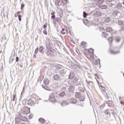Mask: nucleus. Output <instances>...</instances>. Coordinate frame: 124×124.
Listing matches in <instances>:
<instances>
[{
	"instance_id": "60",
	"label": "nucleus",
	"mask_w": 124,
	"mask_h": 124,
	"mask_svg": "<svg viewBox=\"0 0 124 124\" xmlns=\"http://www.w3.org/2000/svg\"><path fill=\"white\" fill-rule=\"evenodd\" d=\"M23 118H24V117H22L20 118V119L19 120V121H24V119H23Z\"/></svg>"
},
{
	"instance_id": "44",
	"label": "nucleus",
	"mask_w": 124,
	"mask_h": 124,
	"mask_svg": "<svg viewBox=\"0 0 124 124\" xmlns=\"http://www.w3.org/2000/svg\"><path fill=\"white\" fill-rule=\"evenodd\" d=\"M110 2L111 3L112 6H114V5L117 3V2L115 1H111Z\"/></svg>"
},
{
	"instance_id": "25",
	"label": "nucleus",
	"mask_w": 124,
	"mask_h": 124,
	"mask_svg": "<svg viewBox=\"0 0 124 124\" xmlns=\"http://www.w3.org/2000/svg\"><path fill=\"white\" fill-rule=\"evenodd\" d=\"M112 31H113V29L111 27H107L106 28V31H107V32H111Z\"/></svg>"
},
{
	"instance_id": "42",
	"label": "nucleus",
	"mask_w": 124,
	"mask_h": 124,
	"mask_svg": "<svg viewBox=\"0 0 124 124\" xmlns=\"http://www.w3.org/2000/svg\"><path fill=\"white\" fill-rule=\"evenodd\" d=\"M18 20L19 22H21L22 21V15H20L18 16Z\"/></svg>"
},
{
	"instance_id": "22",
	"label": "nucleus",
	"mask_w": 124,
	"mask_h": 124,
	"mask_svg": "<svg viewBox=\"0 0 124 124\" xmlns=\"http://www.w3.org/2000/svg\"><path fill=\"white\" fill-rule=\"evenodd\" d=\"M1 42H6V36L4 35L1 39Z\"/></svg>"
},
{
	"instance_id": "17",
	"label": "nucleus",
	"mask_w": 124,
	"mask_h": 124,
	"mask_svg": "<svg viewBox=\"0 0 124 124\" xmlns=\"http://www.w3.org/2000/svg\"><path fill=\"white\" fill-rule=\"evenodd\" d=\"M35 99L33 98L29 99V100H28V102L32 103L33 104H34V103H35Z\"/></svg>"
},
{
	"instance_id": "40",
	"label": "nucleus",
	"mask_w": 124,
	"mask_h": 124,
	"mask_svg": "<svg viewBox=\"0 0 124 124\" xmlns=\"http://www.w3.org/2000/svg\"><path fill=\"white\" fill-rule=\"evenodd\" d=\"M104 2V0H99V2H98V4H102Z\"/></svg>"
},
{
	"instance_id": "64",
	"label": "nucleus",
	"mask_w": 124,
	"mask_h": 124,
	"mask_svg": "<svg viewBox=\"0 0 124 124\" xmlns=\"http://www.w3.org/2000/svg\"><path fill=\"white\" fill-rule=\"evenodd\" d=\"M60 18H62V14H61L60 15H59Z\"/></svg>"
},
{
	"instance_id": "63",
	"label": "nucleus",
	"mask_w": 124,
	"mask_h": 124,
	"mask_svg": "<svg viewBox=\"0 0 124 124\" xmlns=\"http://www.w3.org/2000/svg\"><path fill=\"white\" fill-rule=\"evenodd\" d=\"M93 1H95L96 2H97V3H98L99 0H93Z\"/></svg>"
},
{
	"instance_id": "52",
	"label": "nucleus",
	"mask_w": 124,
	"mask_h": 124,
	"mask_svg": "<svg viewBox=\"0 0 124 124\" xmlns=\"http://www.w3.org/2000/svg\"><path fill=\"white\" fill-rule=\"evenodd\" d=\"M33 117V114H30L29 116V119H32Z\"/></svg>"
},
{
	"instance_id": "35",
	"label": "nucleus",
	"mask_w": 124,
	"mask_h": 124,
	"mask_svg": "<svg viewBox=\"0 0 124 124\" xmlns=\"http://www.w3.org/2000/svg\"><path fill=\"white\" fill-rule=\"evenodd\" d=\"M107 104H108V106H111L113 105V102L112 101H108L107 102Z\"/></svg>"
},
{
	"instance_id": "59",
	"label": "nucleus",
	"mask_w": 124,
	"mask_h": 124,
	"mask_svg": "<svg viewBox=\"0 0 124 124\" xmlns=\"http://www.w3.org/2000/svg\"><path fill=\"white\" fill-rule=\"evenodd\" d=\"M102 89L103 92H105V87H102Z\"/></svg>"
},
{
	"instance_id": "3",
	"label": "nucleus",
	"mask_w": 124,
	"mask_h": 124,
	"mask_svg": "<svg viewBox=\"0 0 124 124\" xmlns=\"http://www.w3.org/2000/svg\"><path fill=\"white\" fill-rule=\"evenodd\" d=\"M44 84L45 85H48L49 84V79H45L44 80ZM42 87L43 89H44V90H46V91H50V90L48 89V87H47V86H44V85H43Z\"/></svg>"
},
{
	"instance_id": "55",
	"label": "nucleus",
	"mask_w": 124,
	"mask_h": 124,
	"mask_svg": "<svg viewBox=\"0 0 124 124\" xmlns=\"http://www.w3.org/2000/svg\"><path fill=\"white\" fill-rule=\"evenodd\" d=\"M16 62H19V57H16Z\"/></svg>"
},
{
	"instance_id": "23",
	"label": "nucleus",
	"mask_w": 124,
	"mask_h": 124,
	"mask_svg": "<svg viewBox=\"0 0 124 124\" xmlns=\"http://www.w3.org/2000/svg\"><path fill=\"white\" fill-rule=\"evenodd\" d=\"M81 94L79 92H76L75 94V96L76 98H79L80 96H81Z\"/></svg>"
},
{
	"instance_id": "41",
	"label": "nucleus",
	"mask_w": 124,
	"mask_h": 124,
	"mask_svg": "<svg viewBox=\"0 0 124 124\" xmlns=\"http://www.w3.org/2000/svg\"><path fill=\"white\" fill-rule=\"evenodd\" d=\"M118 25H123V24H124V21H122V20L119 21L118 22Z\"/></svg>"
},
{
	"instance_id": "8",
	"label": "nucleus",
	"mask_w": 124,
	"mask_h": 124,
	"mask_svg": "<svg viewBox=\"0 0 124 124\" xmlns=\"http://www.w3.org/2000/svg\"><path fill=\"white\" fill-rule=\"evenodd\" d=\"M57 22H58V23H62V19L60 17H56L55 19L53 20V24L56 25V24H57Z\"/></svg>"
},
{
	"instance_id": "58",
	"label": "nucleus",
	"mask_w": 124,
	"mask_h": 124,
	"mask_svg": "<svg viewBox=\"0 0 124 124\" xmlns=\"http://www.w3.org/2000/svg\"><path fill=\"white\" fill-rule=\"evenodd\" d=\"M94 64L95 65H97V64H98V62H97V60H95V61L94 62Z\"/></svg>"
},
{
	"instance_id": "31",
	"label": "nucleus",
	"mask_w": 124,
	"mask_h": 124,
	"mask_svg": "<svg viewBox=\"0 0 124 124\" xmlns=\"http://www.w3.org/2000/svg\"><path fill=\"white\" fill-rule=\"evenodd\" d=\"M110 112H111V114H112L113 116H114V117L116 118V116H116V113H115V112L114 111V109H111Z\"/></svg>"
},
{
	"instance_id": "19",
	"label": "nucleus",
	"mask_w": 124,
	"mask_h": 124,
	"mask_svg": "<svg viewBox=\"0 0 124 124\" xmlns=\"http://www.w3.org/2000/svg\"><path fill=\"white\" fill-rule=\"evenodd\" d=\"M81 46L82 48H86L87 47V43L86 42H82L81 43Z\"/></svg>"
},
{
	"instance_id": "51",
	"label": "nucleus",
	"mask_w": 124,
	"mask_h": 124,
	"mask_svg": "<svg viewBox=\"0 0 124 124\" xmlns=\"http://www.w3.org/2000/svg\"><path fill=\"white\" fill-rule=\"evenodd\" d=\"M24 7H25V4H22L20 9H21V10H23V9L24 8Z\"/></svg>"
},
{
	"instance_id": "49",
	"label": "nucleus",
	"mask_w": 124,
	"mask_h": 124,
	"mask_svg": "<svg viewBox=\"0 0 124 124\" xmlns=\"http://www.w3.org/2000/svg\"><path fill=\"white\" fill-rule=\"evenodd\" d=\"M38 50H39V48L38 47H37L35 50V55H36L37 54V53H38Z\"/></svg>"
},
{
	"instance_id": "20",
	"label": "nucleus",
	"mask_w": 124,
	"mask_h": 124,
	"mask_svg": "<svg viewBox=\"0 0 124 124\" xmlns=\"http://www.w3.org/2000/svg\"><path fill=\"white\" fill-rule=\"evenodd\" d=\"M78 99L79 101H85V96L83 95H80Z\"/></svg>"
},
{
	"instance_id": "7",
	"label": "nucleus",
	"mask_w": 124,
	"mask_h": 124,
	"mask_svg": "<svg viewBox=\"0 0 124 124\" xmlns=\"http://www.w3.org/2000/svg\"><path fill=\"white\" fill-rule=\"evenodd\" d=\"M70 86L68 89V91L70 93H73V91H74V90H75V86L76 85H75L74 84H70Z\"/></svg>"
},
{
	"instance_id": "13",
	"label": "nucleus",
	"mask_w": 124,
	"mask_h": 124,
	"mask_svg": "<svg viewBox=\"0 0 124 124\" xmlns=\"http://www.w3.org/2000/svg\"><path fill=\"white\" fill-rule=\"evenodd\" d=\"M101 36L104 38H107L109 36V34L106 33V32H103L101 34Z\"/></svg>"
},
{
	"instance_id": "38",
	"label": "nucleus",
	"mask_w": 124,
	"mask_h": 124,
	"mask_svg": "<svg viewBox=\"0 0 124 124\" xmlns=\"http://www.w3.org/2000/svg\"><path fill=\"white\" fill-rule=\"evenodd\" d=\"M11 75H13V76H15V75H16V72L15 70H14L11 72Z\"/></svg>"
},
{
	"instance_id": "45",
	"label": "nucleus",
	"mask_w": 124,
	"mask_h": 124,
	"mask_svg": "<svg viewBox=\"0 0 124 124\" xmlns=\"http://www.w3.org/2000/svg\"><path fill=\"white\" fill-rule=\"evenodd\" d=\"M15 124H19V118H16Z\"/></svg>"
},
{
	"instance_id": "61",
	"label": "nucleus",
	"mask_w": 124,
	"mask_h": 124,
	"mask_svg": "<svg viewBox=\"0 0 124 124\" xmlns=\"http://www.w3.org/2000/svg\"><path fill=\"white\" fill-rule=\"evenodd\" d=\"M51 15H52V16L55 15V12L52 11V12L51 13Z\"/></svg>"
},
{
	"instance_id": "39",
	"label": "nucleus",
	"mask_w": 124,
	"mask_h": 124,
	"mask_svg": "<svg viewBox=\"0 0 124 124\" xmlns=\"http://www.w3.org/2000/svg\"><path fill=\"white\" fill-rule=\"evenodd\" d=\"M101 110L103 109L104 108V107H105V104H103V105H101L99 106Z\"/></svg>"
},
{
	"instance_id": "57",
	"label": "nucleus",
	"mask_w": 124,
	"mask_h": 124,
	"mask_svg": "<svg viewBox=\"0 0 124 124\" xmlns=\"http://www.w3.org/2000/svg\"><path fill=\"white\" fill-rule=\"evenodd\" d=\"M61 33H62V34H63V35H64V34H65V31H61Z\"/></svg>"
},
{
	"instance_id": "15",
	"label": "nucleus",
	"mask_w": 124,
	"mask_h": 124,
	"mask_svg": "<svg viewBox=\"0 0 124 124\" xmlns=\"http://www.w3.org/2000/svg\"><path fill=\"white\" fill-rule=\"evenodd\" d=\"M99 8H101V9H107L108 6L106 5H100L99 6Z\"/></svg>"
},
{
	"instance_id": "9",
	"label": "nucleus",
	"mask_w": 124,
	"mask_h": 124,
	"mask_svg": "<svg viewBox=\"0 0 124 124\" xmlns=\"http://www.w3.org/2000/svg\"><path fill=\"white\" fill-rule=\"evenodd\" d=\"M112 15L114 16V17H116V16H120L121 13L119 12L117 10H115L113 12Z\"/></svg>"
},
{
	"instance_id": "62",
	"label": "nucleus",
	"mask_w": 124,
	"mask_h": 124,
	"mask_svg": "<svg viewBox=\"0 0 124 124\" xmlns=\"http://www.w3.org/2000/svg\"><path fill=\"white\" fill-rule=\"evenodd\" d=\"M64 1L65 2L66 4H67V3H68V0H64Z\"/></svg>"
},
{
	"instance_id": "1",
	"label": "nucleus",
	"mask_w": 124,
	"mask_h": 124,
	"mask_svg": "<svg viewBox=\"0 0 124 124\" xmlns=\"http://www.w3.org/2000/svg\"><path fill=\"white\" fill-rule=\"evenodd\" d=\"M46 54L50 58H54L57 57V52L56 50L53 49V44L51 42L50 39H46Z\"/></svg>"
},
{
	"instance_id": "33",
	"label": "nucleus",
	"mask_w": 124,
	"mask_h": 124,
	"mask_svg": "<svg viewBox=\"0 0 124 124\" xmlns=\"http://www.w3.org/2000/svg\"><path fill=\"white\" fill-rule=\"evenodd\" d=\"M87 51L90 54H93V49L92 48H89Z\"/></svg>"
},
{
	"instance_id": "26",
	"label": "nucleus",
	"mask_w": 124,
	"mask_h": 124,
	"mask_svg": "<svg viewBox=\"0 0 124 124\" xmlns=\"http://www.w3.org/2000/svg\"><path fill=\"white\" fill-rule=\"evenodd\" d=\"M110 22V18L109 17H106L104 20V23L105 24H106L107 23H109Z\"/></svg>"
},
{
	"instance_id": "53",
	"label": "nucleus",
	"mask_w": 124,
	"mask_h": 124,
	"mask_svg": "<svg viewBox=\"0 0 124 124\" xmlns=\"http://www.w3.org/2000/svg\"><path fill=\"white\" fill-rule=\"evenodd\" d=\"M86 83L89 85V84H91V83H93V81H88V80H86Z\"/></svg>"
},
{
	"instance_id": "4",
	"label": "nucleus",
	"mask_w": 124,
	"mask_h": 124,
	"mask_svg": "<svg viewBox=\"0 0 124 124\" xmlns=\"http://www.w3.org/2000/svg\"><path fill=\"white\" fill-rule=\"evenodd\" d=\"M48 99L50 102H56V101H57V100H56L55 97L54 96V93L50 94Z\"/></svg>"
},
{
	"instance_id": "46",
	"label": "nucleus",
	"mask_w": 124,
	"mask_h": 124,
	"mask_svg": "<svg viewBox=\"0 0 124 124\" xmlns=\"http://www.w3.org/2000/svg\"><path fill=\"white\" fill-rule=\"evenodd\" d=\"M15 98H16V95H15V94H13V101H16V99H15Z\"/></svg>"
},
{
	"instance_id": "34",
	"label": "nucleus",
	"mask_w": 124,
	"mask_h": 124,
	"mask_svg": "<svg viewBox=\"0 0 124 124\" xmlns=\"http://www.w3.org/2000/svg\"><path fill=\"white\" fill-rule=\"evenodd\" d=\"M57 69L60 70L62 68V65H58V66H56Z\"/></svg>"
},
{
	"instance_id": "48",
	"label": "nucleus",
	"mask_w": 124,
	"mask_h": 124,
	"mask_svg": "<svg viewBox=\"0 0 124 124\" xmlns=\"http://www.w3.org/2000/svg\"><path fill=\"white\" fill-rule=\"evenodd\" d=\"M56 18H57V17H56V16H55V15H53V16H51V19L52 20H55Z\"/></svg>"
},
{
	"instance_id": "27",
	"label": "nucleus",
	"mask_w": 124,
	"mask_h": 124,
	"mask_svg": "<svg viewBox=\"0 0 124 124\" xmlns=\"http://www.w3.org/2000/svg\"><path fill=\"white\" fill-rule=\"evenodd\" d=\"M39 122H40V123H41V124H44V123H45V120L44 118H40L39 119Z\"/></svg>"
},
{
	"instance_id": "36",
	"label": "nucleus",
	"mask_w": 124,
	"mask_h": 124,
	"mask_svg": "<svg viewBox=\"0 0 124 124\" xmlns=\"http://www.w3.org/2000/svg\"><path fill=\"white\" fill-rule=\"evenodd\" d=\"M108 41L109 43H111L113 41V37H109L108 39Z\"/></svg>"
},
{
	"instance_id": "11",
	"label": "nucleus",
	"mask_w": 124,
	"mask_h": 124,
	"mask_svg": "<svg viewBox=\"0 0 124 124\" xmlns=\"http://www.w3.org/2000/svg\"><path fill=\"white\" fill-rule=\"evenodd\" d=\"M59 73L61 76H64V75L65 74V73H66V69H64L62 70L61 71H60Z\"/></svg>"
},
{
	"instance_id": "5",
	"label": "nucleus",
	"mask_w": 124,
	"mask_h": 124,
	"mask_svg": "<svg viewBox=\"0 0 124 124\" xmlns=\"http://www.w3.org/2000/svg\"><path fill=\"white\" fill-rule=\"evenodd\" d=\"M67 101L68 102H70V103H71L72 104H76L77 102H78L77 99H76L74 98H70L69 99H68Z\"/></svg>"
},
{
	"instance_id": "12",
	"label": "nucleus",
	"mask_w": 124,
	"mask_h": 124,
	"mask_svg": "<svg viewBox=\"0 0 124 124\" xmlns=\"http://www.w3.org/2000/svg\"><path fill=\"white\" fill-rule=\"evenodd\" d=\"M24 112L25 114H29V113H31V108L28 107H26Z\"/></svg>"
},
{
	"instance_id": "18",
	"label": "nucleus",
	"mask_w": 124,
	"mask_h": 124,
	"mask_svg": "<svg viewBox=\"0 0 124 124\" xmlns=\"http://www.w3.org/2000/svg\"><path fill=\"white\" fill-rule=\"evenodd\" d=\"M76 76H74V73L73 72H71L70 73L69 76V79H72V78H74Z\"/></svg>"
},
{
	"instance_id": "37",
	"label": "nucleus",
	"mask_w": 124,
	"mask_h": 124,
	"mask_svg": "<svg viewBox=\"0 0 124 124\" xmlns=\"http://www.w3.org/2000/svg\"><path fill=\"white\" fill-rule=\"evenodd\" d=\"M108 4L109 7H110L111 9H113V5H112V3H111V2H108Z\"/></svg>"
},
{
	"instance_id": "43",
	"label": "nucleus",
	"mask_w": 124,
	"mask_h": 124,
	"mask_svg": "<svg viewBox=\"0 0 124 124\" xmlns=\"http://www.w3.org/2000/svg\"><path fill=\"white\" fill-rule=\"evenodd\" d=\"M83 17L86 18L87 17V13H86V12H83Z\"/></svg>"
},
{
	"instance_id": "21",
	"label": "nucleus",
	"mask_w": 124,
	"mask_h": 124,
	"mask_svg": "<svg viewBox=\"0 0 124 124\" xmlns=\"http://www.w3.org/2000/svg\"><path fill=\"white\" fill-rule=\"evenodd\" d=\"M123 5L121 4V3H118L116 4V6L115 7L117 8V9H121Z\"/></svg>"
},
{
	"instance_id": "16",
	"label": "nucleus",
	"mask_w": 124,
	"mask_h": 124,
	"mask_svg": "<svg viewBox=\"0 0 124 124\" xmlns=\"http://www.w3.org/2000/svg\"><path fill=\"white\" fill-rule=\"evenodd\" d=\"M95 16H97V17H100L101 15H102V13H101L100 11H97L95 13Z\"/></svg>"
},
{
	"instance_id": "10",
	"label": "nucleus",
	"mask_w": 124,
	"mask_h": 124,
	"mask_svg": "<svg viewBox=\"0 0 124 124\" xmlns=\"http://www.w3.org/2000/svg\"><path fill=\"white\" fill-rule=\"evenodd\" d=\"M65 95H66V93H65V92L64 91H62L59 94V96L60 97H61V98L64 97Z\"/></svg>"
},
{
	"instance_id": "54",
	"label": "nucleus",
	"mask_w": 124,
	"mask_h": 124,
	"mask_svg": "<svg viewBox=\"0 0 124 124\" xmlns=\"http://www.w3.org/2000/svg\"><path fill=\"white\" fill-rule=\"evenodd\" d=\"M116 41L117 42H119V41H121V38L119 37L116 39Z\"/></svg>"
},
{
	"instance_id": "50",
	"label": "nucleus",
	"mask_w": 124,
	"mask_h": 124,
	"mask_svg": "<svg viewBox=\"0 0 124 124\" xmlns=\"http://www.w3.org/2000/svg\"><path fill=\"white\" fill-rule=\"evenodd\" d=\"M44 34H45V35H47V31L46 29H45L43 31Z\"/></svg>"
},
{
	"instance_id": "24",
	"label": "nucleus",
	"mask_w": 124,
	"mask_h": 124,
	"mask_svg": "<svg viewBox=\"0 0 124 124\" xmlns=\"http://www.w3.org/2000/svg\"><path fill=\"white\" fill-rule=\"evenodd\" d=\"M44 50V47L43 46H40L39 48V52L41 53V54H44V51H43Z\"/></svg>"
},
{
	"instance_id": "32",
	"label": "nucleus",
	"mask_w": 124,
	"mask_h": 124,
	"mask_svg": "<svg viewBox=\"0 0 124 124\" xmlns=\"http://www.w3.org/2000/svg\"><path fill=\"white\" fill-rule=\"evenodd\" d=\"M104 113L105 115H109V116H111V114L109 113V109H107L105 110Z\"/></svg>"
},
{
	"instance_id": "14",
	"label": "nucleus",
	"mask_w": 124,
	"mask_h": 124,
	"mask_svg": "<svg viewBox=\"0 0 124 124\" xmlns=\"http://www.w3.org/2000/svg\"><path fill=\"white\" fill-rule=\"evenodd\" d=\"M62 106H66V105H68L69 103H68V101H63L61 103Z\"/></svg>"
},
{
	"instance_id": "6",
	"label": "nucleus",
	"mask_w": 124,
	"mask_h": 124,
	"mask_svg": "<svg viewBox=\"0 0 124 124\" xmlns=\"http://www.w3.org/2000/svg\"><path fill=\"white\" fill-rule=\"evenodd\" d=\"M53 79L56 81H62V78L61 76H59L58 75H55L53 76Z\"/></svg>"
},
{
	"instance_id": "30",
	"label": "nucleus",
	"mask_w": 124,
	"mask_h": 124,
	"mask_svg": "<svg viewBox=\"0 0 124 124\" xmlns=\"http://www.w3.org/2000/svg\"><path fill=\"white\" fill-rule=\"evenodd\" d=\"M13 61H14V58H13V57L11 56L10 57V60H9V63H12L13 62Z\"/></svg>"
},
{
	"instance_id": "2",
	"label": "nucleus",
	"mask_w": 124,
	"mask_h": 124,
	"mask_svg": "<svg viewBox=\"0 0 124 124\" xmlns=\"http://www.w3.org/2000/svg\"><path fill=\"white\" fill-rule=\"evenodd\" d=\"M79 78H78V77H74V78L70 79L69 80L68 84L69 85H75L76 86H78V84H76L77 82V81H78V79Z\"/></svg>"
},
{
	"instance_id": "56",
	"label": "nucleus",
	"mask_w": 124,
	"mask_h": 124,
	"mask_svg": "<svg viewBox=\"0 0 124 124\" xmlns=\"http://www.w3.org/2000/svg\"><path fill=\"white\" fill-rule=\"evenodd\" d=\"M47 28V24H45L43 25V28L44 29H46Z\"/></svg>"
},
{
	"instance_id": "47",
	"label": "nucleus",
	"mask_w": 124,
	"mask_h": 124,
	"mask_svg": "<svg viewBox=\"0 0 124 124\" xmlns=\"http://www.w3.org/2000/svg\"><path fill=\"white\" fill-rule=\"evenodd\" d=\"M80 93H85L86 92V89L84 88H83L82 90H79Z\"/></svg>"
},
{
	"instance_id": "29",
	"label": "nucleus",
	"mask_w": 124,
	"mask_h": 124,
	"mask_svg": "<svg viewBox=\"0 0 124 124\" xmlns=\"http://www.w3.org/2000/svg\"><path fill=\"white\" fill-rule=\"evenodd\" d=\"M75 65L74 64V63L72 62H70L69 64V67H70V68H74Z\"/></svg>"
},
{
	"instance_id": "28",
	"label": "nucleus",
	"mask_w": 124,
	"mask_h": 124,
	"mask_svg": "<svg viewBox=\"0 0 124 124\" xmlns=\"http://www.w3.org/2000/svg\"><path fill=\"white\" fill-rule=\"evenodd\" d=\"M110 54H112V55H117V54L120 53V51H117V52H114V51L111 50V51L110 52Z\"/></svg>"
}]
</instances>
